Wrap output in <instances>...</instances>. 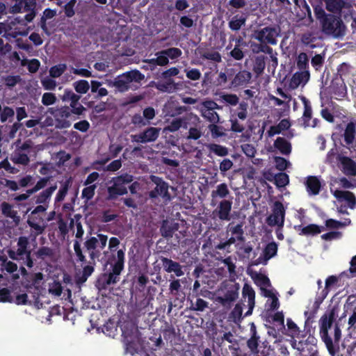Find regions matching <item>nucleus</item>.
<instances>
[{
  "label": "nucleus",
  "mask_w": 356,
  "mask_h": 356,
  "mask_svg": "<svg viewBox=\"0 0 356 356\" xmlns=\"http://www.w3.org/2000/svg\"><path fill=\"white\" fill-rule=\"evenodd\" d=\"M29 147V145L24 143L22 145V149L15 150L11 155V161L16 164H21L24 165H27L29 162V158L27 154L23 152V150Z\"/></svg>",
  "instance_id": "22"
},
{
  "label": "nucleus",
  "mask_w": 356,
  "mask_h": 356,
  "mask_svg": "<svg viewBox=\"0 0 356 356\" xmlns=\"http://www.w3.org/2000/svg\"><path fill=\"white\" fill-rule=\"evenodd\" d=\"M355 136V125L353 122H350L346 126L344 132V139L347 144H351L354 141Z\"/></svg>",
  "instance_id": "34"
},
{
  "label": "nucleus",
  "mask_w": 356,
  "mask_h": 356,
  "mask_svg": "<svg viewBox=\"0 0 356 356\" xmlns=\"http://www.w3.org/2000/svg\"><path fill=\"white\" fill-rule=\"evenodd\" d=\"M297 65L300 70L306 69L308 65V57L305 53H300L298 55Z\"/></svg>",
  "instance_id": "54"
},
{
  "label": "nucleus",
  "mask_w": 356,
  "mask_h": 356,
  "mask_svg": "<svg viewBox=\"0 0 356 356\" xmlns=\"http://www.w3.org/2000/svg\"><path fill=\"white\" fill-rule=\"evenodd\" d=\"M301 100L304 104L305 108L302 116L305 127H316L318 124V120L316 118L312 120V111L309 102L304 97H301Z\"/></svg>",
  "instance_id": "18"
},
{
  "label": "nucleus",
  "mask_w": 356,
  "mask_h": 356,
  "mask_svg": "<svg viewBox=\"0 0 356 356\" xmlns=\"http://www.w3.org/2000/svg\"><path fill=\"white\" fill-rule=\"evenodd\" d=\"M326 9L332 13H341L343 9H349L352 3L348 0H324Z\"/></svg>",
  "instance_id": "16"
},
{
  "label": "nucleus",
  "mask_w": 356,
  "mask_h": 356,
  "mask_svg": "<svg viewBox=\"0 0 356 356\" xmlns=\"http://www.w3.org/2000/svg\"><path fill=\"white\" fill-rule=\"evenodd\" d=\"M274 145L283 154H289L291 153V144L285 138H277L275 141Z\"/></svg>",
  "instance_id": "27"
},
{
  "label": "nucleus",
  "mask_w": 356,
  "mask_h": 356,
  "mask_svg": "<svg viewBox=\"0 0 356 356\" xmlns=\"http://www.w3.org/2000/svg\"><path fill=\"white\" fill-rule=\"evenodd\" d=\"M160 133V129L156 127H149L145 131L132 135L131 138L134 142L146 143L156 140Z\"/></svg>",
  "instance_id": "12"
},
{
  "label": "nucleus",
  "mask_w": 356,
  "mask_h": 356,
  "mask_svg": "<svg viewBox=\"0 0 356 356\" xmlns=\"http://www.w3.org/2000/svg\"><path fill=\"white\" fill-rule=\"evenodd\" d=\"M278 35L277 30L274 28L266 27L263 29L258 34L259 40L270 44L275 43V38Z\"/></svg>",
  "instance_id": "21"
},
{
  "label": "nucleus",
  "mask_w": 356,
  "mask_h": 356,
  "mask_svg": "<svg viewBox=\"0 0 356 356\" xmlns=\"http://www.w3.org/2000/svg\"><path fill=\"white\" fill-rule=\"evenodd\" d=\"M285 210L282 203L275 202L272 214L268 218L269 225L282 227L284 224Z\"/></svg>",
  "instance_id": "11"
},
{
  "label": "nucleus",
  "mask_w": 356,
  "mask_h": 356,
  "mask_svg": "<svg viewBox=\"0 0 356 356\" xmlns=\"http://www.w3.org/2000/svg\"><path fill=\"white\" fill-rule=\"evenodd\" d=\"M75 90L78 93L85 94L90 88L89 83L86 80H80L73 83Z\"/></svg>",
  "instance_id": "42"
},
{
  "label": "nucleus",
  "mask_w": 356,
  "mask_h": 356,
  "mask_svg": "<svg viewBox=\"0 0 356 356\" xmlns=\"http://www.w3.org/2000/svg\"><path fill=\"white\" fill-rule=\"evenodd\" d=\"M277 252V246L275 243H270L266 245L262 254L255 261L254 264L266 265L268 261L275 257Z\"/></svg>",
  "instance_id": "17"
},
{
  "label": "nucleus",
  "mask_w": 356,
  "mask_h": 356,
  "mask_svg": "<svg viewBox=\"0 0 356 356\" xmlns=\"http://www.w3.org/2000/svg\"><path fill=\"white\" fill-rule=\"evenodd\" d=\"M35 0H16V3L12 6L11 10L13 13H28L25 15V19L30 22L35 16Z\"/></svg>",
  "instance_id": "9"
},
{
  "label": "nucleus",
  "mask_w": 356,
  "mask_h": 356,
  "mask_svg": "<svg viewBox=\"0 0 356 356\" xmlns=\"http://www.w3.org/2000/svg\"><path fill=\"white\" fill-rule=\"evenodd\" d=\"M243 296L245 299L248 298V310L245 316H249L252 314L254 307L255 293L252 288L248 284H245L243 288Z\"/></svg>",
  "instance_id": "23"
},
{
  "label": "nucleus",
  "mask_w": 356,
  "mask_h": 356,
  "mask_svg": "<svg viewBox=\"0 0 356 356\" xmlns=\"http://www.w3.org/2000/svg\"><path fill=\"white\" fill-rule=\"evenodd\" d=\"M56 10H53L51 9H46L43 12V15L42 17V20H41V27L44 31H47L46 24H45L46 20L53 18L56 15Z\"/></svg>",
  "instance_id": "49"
},
{
  "label": "nucleus",
  "mask_w": 356,
  "mask_h": 356,
  "mask_svg": "<svg viewBox=\"0 0 356 356\" xmlns=\"http://www.w3.org/2000/svg\"><path fill=\"white\" fill-rule=\"evenodd\" d=\"M38 219V221H37L36 217L29 216L27 221L29 226L35 232V235L42 234L46 227L44 218L42 216H40Z\"/></svg>",
  "instance_id": "24"
},
{
  "label": "nucleus",
  "mask_w": 356,
  "mask_h": 356,
  "mask_svg": "<svg viewBox=\"0 0 356 356\" xmlns=\"http://www.w3.org/2000/svg\"><path fill=\"white\" fill-rule=\"evenodd\" d=\"M298 230L300 232V234L306 236L315 235L322 232V229L320 227L314 224L302 227L300 226Z\"/></svg>",
  "instance_id": "32"
},
{
  "label": "nucleus",
  "mask_w": 356,
  "mask_h": 356,
  "mask_svg": "<svg viewBox=\"0 0 356 356\" xmlns=\"http://www.w3.org/2000/svg\"><path fill=\"white\" fill-rule=\"evenodd\" d=\"M245 22V18L238 17V16H235L232 18V19L229 22V27L232 30L237 31L241 29V27L244 25Z\"/></svg>",
  "instance_id": "46"
},
{
  "label": "nucleus",
  "mask_w": 356,
  "mask_h": 356,
  "mask_svg": "<svg viewBox=\"0 0 356 356\" xmlns=\"http://www.w3.org/2000/svg\"><path fill=\"white\" fill-rule=\"evenodd\" d=\"M144 78L139 71L132 70L118 76L114 80L106 81V84L115 87L120 92H124L129 89L131 83L140 82Z\"/></svg>",
  "instance_id": "4"
},
{
  "label": "nucleus",
  "mask_w": 356,
  "mask_h": 356,
  "mask_svg": "<svg viewBox=\"0 0 356 356\" xmlns=\"http://www.w3.org/2000/svg\"><path fill=\"white\" fill-rule=\"evenodd\" d=\"M29 243L28 238L26 237H19L17 241V249L16 251L10 250L8 253L9 257L15 260L26 258V264L29 267H32L33 261L30 258V252L27 251L26 248Z\"/></svg>",
  "instance_id": "8"
},
{
  "label": "nucleus",
  "mask_w": 356,
  "mask_h": 356,
  "mask_svg": "<svg viewBox=\"0 0 356 356\" xmlns=\"http://www.w3.org/2000/svg\"><path fill=\"white\" fill-rule=\"evenodd\" d=\"M229 194V190L226 184H218L216 189L212 191L211 197L213 199L219 197V198H225Z\"/></svg>",
  "instance_id": "30"
},
{
  "label": "nucleus",
  "mask_w": 356,
  "mask_h": 356,
  "mask_svg": "<svg viewBox=\"0 0 356 356\" xmlns=\"http://www.w3.org/2000/svg\"><path fill=\"white\" fill-rule=\"evenodd\" d=\"M310 77L309 72L307 70L296 72L289 82V87L296 89L300 86H305Z\"/></svg>",
  "instance_id": "19"
},
{
  "label": "nucleus",
  "mask_w": 356,
  "mask_h": 356,
  "mask_svg": "<svg viewBox=\"0 0 356 356\" xmlns=\"http://www.w3.org/2000/svg\"><path fill=\"white\" fill-rule=\"evenodd\" d=\"M181 127H185L184 120L181 118H175L172 120L168 126L163 129V131L164 133L167 131L174 132Z\"/></svg>",
  "instance_id": "36"
},
{
  "label": "nucleus",
  "mask_w": 356,
  "mask_h": 356,
  "mask_svg": "<svg viewBox=\"0 0 356 356\" xmlns=\"http://www.w3.org/2000/svg\"><path fill=\"white\" fill-rule=\"evenodd\" d=\"M163 266L167 272L174 273L178 277L184 275L181 266L170 259H165L163 260Z\"/></svg>",
  "instance_id": "25"
},
{
  "label": "nucleus",
  "mask_w": 356,
  "mask_h": 356,
  "mask_svg": "<svg viewBox=\"0 0 356 356\" xmlns=\"http://www.w3.org/2000/svg\"><path fill=\"white\" fill-rule=\"evenodd\" d=\"M108 237L106 235L99 234L88 239L85 245L92 258L99 257L101 252L106 245Z\"/></svg>",
  "instance_id": "6"
},
{
  "label": "nucleus",
  "mask_w": 356,
  "mask_h": 356,
  "mask_svg": "<svg viewBox=\"0 0 356 356\" xmlns=\"http://www.w3.org/2000/svg\"><path fill=\"white\" fill-rule=\"evenodd\" d=\"M288 334L292 338H299L300 331L297 325L291 320L287 319L286 321Z\"/></svg>",
  "instance_id": "37"
},
{
  "label": "nucleus",
  "mask_w": 356,
  "mask_h": 356,
  "mask_svg": "<svg viewBox=\"0 0 356 356\" xmlns=\"http://www.w3.org/2000/svg\"><path fill=\"white\" fill-rule=\"evenodd\" d=\"M254 279L256 284L260 287L262 295L268 298L267 304L269 305L270 309H277L280 306L277 293L272 287L268 277L263 274H257Z\"/></svg>",
  "instance_id": "2"
},
{
  "label": "nucleus",
  "mask_w": 356,
  "mask_h": 356,
  "mask_svg": "<svg viewBox=\"0 0 356 356\" xmlns=\"http://www.w3.org/2000/svg\"><path fill=\"white\" fill-rule=\"evenodd\" d=\"M49 111L55 116L58 121L57 127L60 128L68 127L70 126V123L66 120L71 115V111L67 106H63L60 108L54 111L53 108H50Z\"/></svg>",
  "instance_id": "14"
},
{
  "label": "nucleus",
  "mask_w": 356,
  "mask_h": 356,
  "mask_svg": "<svg viewBox=\"0 0 356 356\" xmlns=\"http://www.w3.org/2000/svg\"><path fill=\"white\" fill-rule=\"evenodd\" d=\"M56 102V97L54 93L45 92L42 97V103L45 106L53 105Z\"/></svg>",
  "instance_id": "51"
},
{
  "label": "nucleus",
  "mask_w": 356,
  "mask_h": 356,
  "mask_svg": "<svg viewBox=\"0 0 356 356\" xmlns=\"http://www.w3.org/2000/svg\"><path fill=\"white\" fill-rule=\"evenodd\" d=\"M115 264L113 266V271L108 275L107 283L108 284H114L118 280V276L124 267V251L119 250L116 255L113 256Z\"/></svg>",
  "instance_id": "10"
},
{
  "label": "nucleus",
  "mask_w": 356,
  "mask_h": 356,
  "mask_svg": "<svg viewBox=\"0 0 356 356\" xmlns=\"http://www.w3.org/2000/svg\"><path fill=\"white\" fill-rule=\"evenodd\" d=\"M232 202L229 200H222L218 204L214 211L218 218L222 220H229V214L232 209Z\"/></svg>",
  "instance_id": "20"
},
{
  "label": "nucleus",
  "mask_w": 356,
  "mask_h": 356,
  "mask_svg": "<svg viewBox=\"0 0 356 356\" xmlns=\"http://www.w3.org/2000/svg\"><path fill=\"white\" fill-rule=\"evenodd\" d=\"M202 116L207 118L209 122L213 123H218L219 122V116L214 110L211 109H202Z\"/></svg>",
  "instance_id": "39"
},
{
  "label": "nucleus",
  "mask_w": 356,
  "mask_h": 356,
  "mask_svg": "<svg viewBox=\"0 0 356 356\" xmlns=\"http://www.w3.org/2000/svg\"><path fill=\"white\" fill-rule=\"evenodd\" d=\"M275 163L277 170L283 171L290 166L291 163L287 160L282 157L276 156L275 158Z\"/></svg>",
  "instance_id": "52"
},
{
  "label": "nucleus",
  "mask_w": 356,
  "mask_h": 356,
  "mask_svg": "<svg viewBox=\"0 0 356 356\" xmlns=\"http://www.w3.org/2000/svg\"><path fill=\"white\" fill-rule=\"evenodd\" d=\"M71 112L76 115H80L85 110L84 107L79 103V100H72L70 104Z\"/></svg>",
  "instance_id": "58"
},
{
  "label": "nucleus",
  "mask_w": 356,
  "mask_h": 356,
  "mask_svg": "<svg viewBox=\"0 0 356 356\" xmlns=\"http://www.w3.org/2000/svg\"><path fill=\"white\" fill-rule=\"evenodd\" d=\"M350 223V220L346 219L343 222H339L333 219H329L326 221V226L331 229H337L345 227Z\"/></svg>",
  "instance_id": "48"
},
{
  "label": "nucleus",
  "mask_w": 356,
  "mask_h": 356,
  "mask_svg": "<svg viewBox=\"0 0 356 356\" xmlns=\"http://www.w3.org/2000/svg\"><path fill=\"white\" fill-rule=\"evenodd\" d=\"M215 124L216 123H213L209 126V129L211 131L212 136L214 138L222 136L224 134L222 128Z\"/></svg>",
  "instance_id": "61"
},
{
  "label": "nucleus",
  "mask_w": 356,
  "mask_h": 356,
  "mask_svg": "<svg viewBox=\"0 0 356 356\" xmlns=\"http://www.w3.org/2000/svg\"><path fill=\"white\" fill-rule=\"evenodd\" d=\"M49 293L56 296H60L62 293V286L60 282L54 281L52 283H50L49 287Z\"/></svg>",
  "instance_id": "53"
},
{
  "label": "nucleus",
  "mask_w": 356,
  "mask_h": 356,
  "mask_svg": "<svg viewBox=\"0 0 356 356\" xmlns=\"http://www.w3.org/2000/svg\"><path fill=\"white\" fill-rule=\"evenodd\" d=\"M209 149L220 156H224L228 154V150L225 147L217 144H211L209 146Z\"/></svg>",
  "instance_id": "44"
},
{
  "label": "nucleus",
  "mask_w": 356,
  "mask_h": 356,
  "mask_svg": "<svg viewBox=\"0 0 356 356\" xmlns=\"http://www.w3.org/2000/svg\"><path fill=\"white\" fill-rule=\"evenodd\" d=\"M289 177L285 173H279L275 177V184L277 187H284L289 184Z\"/></svg>",
  "instance_id": "47"
},
{
  "label": "nucleus",
  "mask_w": 356,
  "mask_h": 356,
  "mask_svg": "<svg viewBox=\"0 0 356 356\" xmlns=\"http://www.w3.org/2000/svg\"><path fill=\"white\" fill-rule=\"evenodd\" d=\"M156 88L163 92H172L177 89V85L172 80H169L165 83H158Z\"/></svg>",
  "instance_id": "40"
},
{
  "label": "nucleus",
  "mask_w": 356,
  "mask_h": 356,
  "mask_svg": "<svg viewBox=\"0 0 356 356\" xmlns=\"http://www.w3.org/2000/svg\"><path fill=\"white\" fill-rule=\"evenodd\" d=\"M70 158V155L65 152H58L55 157L56 163L60 165H63Z\"/></svg>",
  "instance_id": "62"
},
{
  "label": "nucleus",
  "mask_w": 356,
  "mask_h": 356,
  "mask_svg": "<svg viewBox=\"0 0 356 356\" xmlns=\"http://www.w3.org/2000/svg\"><path fill=\"white\" fill-rule=\"evenodd\" d=\"M338 279L336 276H329L325 280V287L323 290V296L325 297L332 286L337 284Z\"/></svg>",
  "instance_id": "50"
},
{
  "label": "nucleus",
  "mask_w": 356,
  "mask_h": 356,
  "mask_svg": "<svg viewBox=\"0 0 356 356\" xmlns=\"http://www.w3.org/2000/svg\"><path fill=\"white\" fill-rule=\"evenodd\" d=\"M0 302H13L17 305H33L37 309H39L42 305V303L38 300V298L34 297L33 300H31L25 293H17L15 298H13L6 289H0Z\"/></svg>",
  "instance_id": "5"
},
{
  "label": "nucleus",
  "mask_w": 356,
  "mask_h": 356,
  "mask_svg": "<svg viewBox=\"0 0 356 356\" xmlns=\"http://www.w3.org/2000/svg\"><path fill=\"white\" fill-rule=\"evenodd\" d=\"M95 185H92L83 188L82 191V197L85 198L86 200L92 199L95 195Z\"/></svg>",
  "instance_id": "59"
},
{
  "label": "nucleus",
  "mask_w": 356,
  "mask_h": 356,
  "mask_svg": "<svg viewBox=\"0 0 356 356\" xmlns=\"http://www.w3.org/2000/svg\"><path fill=\"white\" fill-rule=\"evenodd\" d=\"M132 181L133 177L127 174L113 178V185L108 188L109 198L114 199L119 195L126 194L127 190L124 184H129Z\"/></svg>",
  "instance_id": "7"
},
{
  "label": "nucleus",
  "mask_w": 356,
  "mask_h": 356,
  "mask_svg": "<svg viewBox=\"0 0 356 356\" xmlns=\"http://www.w3.org/2000/svg\"><path fill=\"white\" fill-rule=\"evenodd\" d=\"M14 115V111L9 107H5L1 113V121L6 122L10 118H12Z\"/></svg>",
  "instance_id": "63"
},
{
  "label": "nucleus",
  "mask_w": 356,
  "mask_h": 356,
  "mask_svg": "<svg viewBox=\"0 0 356 356\" xmlns=\"http://www.w3.org/2000/svg\"><path fill=\"white\" fill-rule=\"evenodd\" d=\"M242 150L244 154L249 157H254L256 150L253 145L250 144H245L241 146Z\"/></svg>",
  "instance_id": "64"
},
{
  "label": "nucleus",
  "mask_w": 356,
  "mask_h": 356,
  "mask_svg": "<svg viewBox=\"0 0 356 356\" xmlns=\"http://www.w3.org/2000/svg\"><path fill=\"white\" fill-rule=\"evenodd\" d=\"M337 186H340L344 188H348L352 186V184L346 178L334 180L331 184V192L333 195L338 200L339 202H345V204L350 208L353 209L355 204V197L354 195L349 192L339 190Z\"/></svg>",
  "instance_id": "3"
},
{
  "label": "nucleus",
  "mask_w": 356,
  "mask_h": 356,
  "mask_svg": "<svg viewBox=\"0 0 356 356\" xmlns=\"http://www.w3.org/2000/svg\"><path fill=\"white\" fill-rule=\"evenodd\" d=\"M164 54H166L168 59H175L181 55V51L177 48H170L164 50Z\"/></svg>",
  "instance_id": "60"
},
{
  "label": "nucleus",
  "mask_w": 356,
  "mask_h": 356,
  "mask_svg": "<svg viewBox=\"0 0 356 356\" xmlns=\"http://www.w3.org/2000/svg\"><path fill=\"white\" fill-rule=\"evenodd\" d=\"M67 66L65 64H58L51 67L49 70V75L51 78H58L65 71Z\"/></svg>",
  "instance_id": "38"
},
{
  "label": "nucleus",
  "mask_w": 356,
  "mask_h": 356,
  "mask_svg": "<svg viewBox=\"0 0 356 356\" xmlns=\"http://www.w3.org/2000/svg\"><path fill=\"white\" fill-rule=\"evenodd\" d=\"M56 186H51L43 191L37 197V203H45L50 199L52 193L56 191Z\"/></svg>",
  "instance_id": "35"
},
{
  "label": "nucleus",
  "mask_w": 356,
  "mask_h": 356,
  "mask_svg": "<svg viewBox=\"0 0 356 356\" xmlns=\"http://www.w3.org/2000/svg\"><path fill=\"white\" fill-rule=\"evenodd\" d=\"M340 162L345 174L348 175H355L356 174V164L350 159L348 157H341Z\"/></svg>",
  "instance_id": "26"
},
{
  "label": "nucleus",
  "mask_w": 356,
  "mask_h": 356,
  "mask_svg": "<svg viewBox=\"0 0 356 356\" xmlns=\"http://www.w3.org/2000/svg\"><path fill=\"white\" fill-rule=\"evenodd\" d=\"M1 211H2V213L6 217H9L14 220L18 219V216H17V212L13 209L12 206L10 205L9 204H8L6 202H3L1 204Z\"/></svg>",
  "instance_id": "41"
},
{
  "label": "nucleus",
  "mask_w": 356,
  "mask_h": 356,
  "mask_svg": "<svg viewBox=\"0 0 356 356\" xmlns=\"http://www.w3.org/2000/svg\"><path fill=\"white\" fill-rule=\"evenodd\" d=\"M229 232H231L232 236L227 241L218 244L217 245L218 249H225L227 246L234 243L236 241H242L243 239L242 225H237L234 227H231Z\"/></svg>",
  "instance_id": "15"
},
{
  "label": "nucleus",
  "mask_w": 356,
  "mask_h": 356,
  "mask_svg": "<svg viewBox=\"0 0 356 356\" xmlns=\"http://www.w3.org/2000/svg\"><path fill=\"white\" fill-rule=\"evenodd\" d=\"M168 58L166 54H164V51H162L156 54V58L149 60V63H156L159 65H165L168 63Z\"/></svg>",
  "instance_id": "45"
},
{
  "label": "nucleus",
  "mask_w": 356,
  "mask_h": 356,
  "mask_svg": "<svg viewBox=\"0 0 356 356\" xmlns=\"http://www.w3.org/2000/svg\"><path fill=\"white\" fill-rule=\"evenodd\" d=\"M321 337L325 342L327 348L331 355H334L333 343L332 339L328 336V332H321Z\"/></svg>",
  "instance_id": "56"
},
{
  "label": "nucleus",
  "mask_w": 356,
  "mask_h": 356,
  "mask_svg": "<svg viewBox=\"0 0 356 356\" xmlns=\"http://www.w3.org/2000/svg\"><path fill=\"white\" fill-rule=\"evenodd\" d=\"M314 13L325 34L334 38H340L345 35L346 26L340 17L326 14L321 6L314 8Z\"/></svg>",
  "instance_id": "1"
},
{
  "label": "nucleus",
  "mask_w": 356,
  "mask_h": 356,
  "mask_svg": "<svg viewBox=\"0 0 356 356\" xmlns=\"http://www.w3.org/2000/svg\"><path fill=\"white\" fill-rule=\"evenodd\" d=\"M51 76H46L41 79V84L45 90H54L56 86V81Z\"/></svg>",
  "instance_id": "43"
},
{
  "label": "nucleus",
  "mask_w": 356,
  "mask_h": 356,
  "mask_svg": "<svg viewBox=\"0 0 356 356\" xmlns=\"http://www.w3.org/2000/svg\"><path fill=\"white\" fill-rule=\"evenodd\" d=\"M251 79V74L247 71L238 72L234 77L232 84L234 86H240L248 83Z\"/></svg>",
  "instance_id": "33"
},
{
  "label": "nucleus",
  "mask_w": 356,
  "mask_h": 356,
  "mask_svg": "<svg viewBox=\"0 0 356 356\" xmlns=\"http://www.w3.org/2000/svg\"><path fill=\"white\" fill-rule=\"evenodd\" d=\"M152 181L156 185L155 188L149 193L151 197H157L159 196L169 198L168 186L161 179L156 176L151 177Z\"/></svg>",
  "instance_id": "13"
},
{
  "label": "nucleus",
  "mask_w": 356,
  "mask_h": 356,
  "mask_svg": "<svg viewBox=\"0 0 356 356\" xmlns=\"http://www.w3.org/2000/svg\"><path fill=\"white\" fill-rule=\"evenodd\" d=\"M321 188L320 181L316 177H310L307 181V191L312 195H316L318 193Z\"/></svg>",
  "instance_id": "28"
},
{
  "label": "nucleus",
  "mask_w": 356,
  "mask_h": 356,
  "mask_svg": "<svg viewBox=\"0 0 356 356\" xmlns=\"http://www.w3.org/2000/svg\"><path fill=\"white\" fill-rule=\"evenodd\" d=\"M127 350L134 356H148L140 343L135 344L131 342L127 344Z\"/></svg>",
  "instance_id": "31"
},
{
  "label": "nucleus",
  "mask_w": 356,
  "mask_h": 356,
  "mask_svg": "<svg viewBox=\"0 0 356 356\" xmlns=\"http://www.w3.org/2000/svg\"><path fill=\"white\" fill-rule=\"evenodd\" d=\"M80 97L74 93L71 90L65 89L63 95L61 97V99L63 102L70 100H79Z\"/></svg>",
  "instance_id": "57"
},
{
  "label": "nucleus",
  "mask_w": 356,
  "mask_h": 356,
  "mask_svg": "<svg viewBox=\"0 0 356 356\" xmlns=\"http://www.w3.org/2000/svg\"><path fill=\"white\" fill-rule=\"evenodd\" d=\"M220 99L231 105H236L238 102V98L236 95H222L220 96Z\"/></svg>",
  "instance_id": "55"
},
{
  "label": "nucleus",
  "mask_w": 356,
  "mask_h": 356,
  "mask_svg": "<svg viewBox=\"0 0 356 356\" xmlns=\"http://www.w3.org/2000/svg\"><path fill=\"white\" fill-rule=\"evenodd\" d=\"M334 319V313L323 315L320 319L321 332H328Z\"/></svg>",
  "instance_id": "29"
}]
</instances>
